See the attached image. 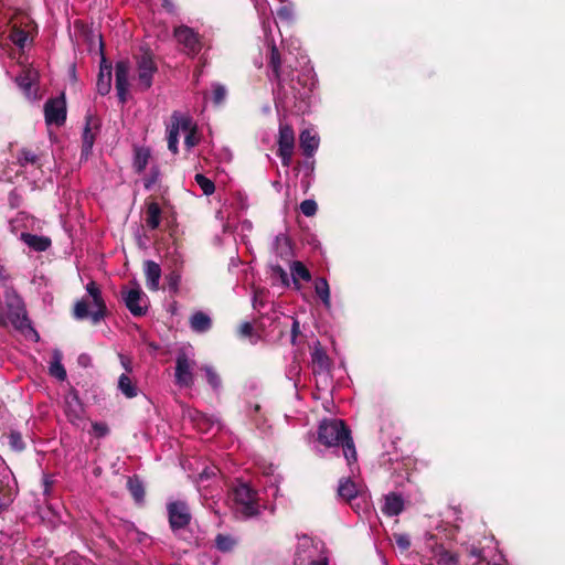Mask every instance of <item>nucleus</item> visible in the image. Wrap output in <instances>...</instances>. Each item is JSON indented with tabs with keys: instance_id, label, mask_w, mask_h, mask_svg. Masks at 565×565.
<instances>
[{
	"instance_id": "1",
	"label": "nucleus",
	"mask_w": 565,
	"mask_h": 565,
	"mask_svg": "<svg viewBox=\"0 0 565 565\" xmlns=\"http://www.w3.org/2000/svg\"><path fill=\"white\" fill-rule=\"evenodd\" d=\"M318 439L327 447L342 446L348 463L356 461V450L350 430L344 422L338 418L324 419L318 429Z\"/></svg>"
},
{
	"instance_id": "2",
	"label": "nucleus",
	"mask_w": 565,
	"mask_h": 565,
	"mask_svg": "<svg viewBox=\"0 0 565 565\" xmlns=\"http://www.w3.org/2000/svg\"><path fill=\"white\" fill-rule=\"evenodd\" d=\"M85 289L87 298L84 297L76 301L74 317L77 320L89 318L94 324H97L106 315V303L103 299L102 290L95 281H89Z\"/></svg>"
},
{
	"instance_id": "3",
	"label": "nucleus",
	"mask_w": 565,
	"mask_h": 565,
	"mask_svg": "<svg viewBox=\"0 0 565 565\" xmlns=\"http://www.w3.org/2000/svg\"><path fill=\"white\" fill-rule=\"evenodd\" d=\"M183 132L184 143L188 149L198 145L196 127L192 119L179 111L171 116V124L168 126V148L172 153L178 152L179 135Z\"/></svg>"
},
{
	"instance_id": "4",
	"label": "nucleus",
	"mask_w": 565,
	"mask_h": 565,
	"mask_svg": "<svg viewBox=\"0 0 565 565\" xmlns=\"http://www.w3.org/2000/svg\"><path fill=\"white\" fill-rule=\"evenodd\" d=\"M235 510L243 518H252L259 513L257 492L247 483H238L232 492Z\"/></svg>"
},
{
	"instance_id": "5",
	"label": "nucleus",
	"mask_w": 565,
	"mask_h": 565,
	"mask_svg": "<svg viewBox=\"0 0 565 565\" xmlns=\"http://www.w3.org/2000/svg\"><path fill=\"white\" fill-rule=\"evenodd\" d=\"M327 553L322 541L308 535L298 537L295 553V565H307Z\"/></svg>"
},
{
	"instance_id": "6",
	"label": "nucleus",
	"mask_w": 565,
	"mask_h": 565,
	"mask_svg": "<svg viewBox=\"0 0 565 565\" xmlns=\"http://www.w3.org/2000/svg\"><path fill=\"white\" fill-rule=\"evenodd\" d=\"M195 361L189 351L182 350L177 354L174 381L180 387H191L194 384Z\"/></svg>"
},
{
	"instance_id": "7",
	"label": "nucleus",
	"mask_w": 565,
	"mask_h": 565,
	"mask_svg": "<svg viewBox=\"0 0 565 565\" xmlns=\"http://www.w3.org/2000/svg\"><path fill=\"white\" fill-rule=\"evenodd\" d=\"M121 298L132 316L141 317L147 313L149 299L138 282L134 281L130 288L122 289Z\"/></svg>"
},
{
	"instance_id": "8",
	"label": "nucleus",
	"mask_w": 565,
	"mask_h": 565,
	"mask_svg": "<svg viewBox=\"0 0 565 565\" xmlns=\"http://www.w3.org/2000/svg\"><path fill=\"white\" fill-rule=\"evenodd\" d=\"M170 527L173 532L184 529L191 521V513L186 502L172 500L167 504Z\"/></svg>"
},
{
	"instance_id": "9",
	"label": "nucleus",
	"mask_w": 565,
	"mask_h": 565,
	"mask_svg": "<svg viewBox=\"0 0 565 565\" xmlns=\"http://www.w3.org/2000/svg\"><path fill=\"white\" fill-rule=\"evenodd\" d=\"M174 38L182 45V51L191 57H194L202 49L200 35L186 25L175 28Z\"/></svg>"
},
{
	"instance_id": "10",
	"label": "nucleus",
	"mask_w": 565,
	"mask_h": 565,
	"mask_svg": "<svg viewBox=\"0 0 565 565\" xmlns=\"http://www.w3.org/2000/svg\"><path fill=\"white\" fill-rule=\"evenodd\" d=\"M45 122L51 126H62L66 120V102L62 94L49 99L44 105Z\"/></svg>"
},
{
	"instance_id": "11",
	"label": "nucleus",
	"mask_w": 565,
	"mask_h": 565,
	"mask_svg": "<svg viewBox=\"0 0 565 565\" xmlns=\"http://www.w3.org/2000/svg\"><path fill=\"white\" fill-rule=\"evenodd\" d=\"M278 147V154L281 158L282 166L289 167L295 147V134L289 125L280 124Z\"/></svg>"
},
{
	"instance_id": "12",
	"label": "nucleus",
	"mask_w": 565,
	"mask_h": 565,
	"mask_svg": "<svg viewBox=\"0 0 565 565\" xmlns=\"http://www.w3.org/2000/svg\"><path fill=\"white\" fill-rule=\"evenodd\" d=\"M138 86L147 90L152 85L153 74L157 72L156 63L151 55L145 53L137 58Z\"/></svg>"
},
{
	"instance_id": "13",
	"label": "nucleus",
	"mask_w": 565,
	"mask_h": 565,
	"mask_svg": "<svg viewBox=\"0 0 565 565\" xmlns=\"http://www.w3.org/2000/svg\"><path fill=\"white\" fill-rule=\"evenodd\" d=\"M6 297L9 319L17 328H23L28 320L21 298L14 291H8Z\"/></svg>"
},
{
	"instance_id": "14",
	"label": "nucleus",
	"mask_w": 565,
	"mask_h": 565,
	"mask_svg": "<svg viewBox=\"0 0 565 565\" xmlns=\"http://www.w3.org/2000/svg\"><path fill=\"white\" fill-rule=\"evenodd\" d=\"M65 415L68 422L76 427H81L84 424V406L76 394L66 396Z\"/></svg>"
},
{
	"instance_id": "15",
	"label": "nucleus",
	"mask_w": 565,
	"mask_h": 565,
	"mask_svg": "<svg viewBox=\"0 0 565 565\" xmlns=\"http://www.w3.org/2000/svg\"><path fill=\"white\" fill-rule=\"evenodd\" d=\"M129 62L128 61H119L116 64L115 75H116V89L117 95L120 103H126L127 93L129 88Z\"/></svg>"
},
{
	"instance_id": "16",
	"label": "nucleus",
	"mask_w": 565,
	"mask_h": 565,
	"mask_svg": "<svg viewBox=\"0 0 565 565\" xmlns=\"http://www.w3.org/2000/svg\"><path fill=\"white\" fill-rule=\"evenodd\" d=\"M39 78V73L35 68L29 67L24 70L17 78L18 86L23 90L29 99L36 98V90L33 89L35 82Z\"/></svg>"
},
{
	"instance_id": "17",
	"label": "nucleus",
	"mask_w": 565,
	"mask_h": 565,
	"mask_svg": "<svg viewBox=\"0 0 565 565\" xmlns=\"http://www.w3.org/2000/svg\"><path fill=\"white\" fill-rule=\"evenodd\" d=\"M143 271L146 276L147 288L151 291L159 290L161 278L160 265L153 260H146L143 264Z\"/></svg>"
},
{
	"instance_id": "18",
	"label": "nucleus",
	"mask_w": 565,
	"mask_h": 565,
	"mask_svg": "<svg viewBox=\"0 0 565 565\" xmlns=\"http://www.w3.org/2000/svg\"><path fill=\"white\" fill-rule=\"evenodd\" d=\"M111 87V66L107 64L106 58L102 56L99 74L97 79V90L100 95L109 93Z\"/></svg>"
},
{
	"instance_id": "19",
	"label": "nucleus",
	"mask_w": 565,
	"mask_h": 565,
	"mask_svg": "<svg viewBox=\"0 0 565 565\" xmlns=\"http://www.w3.org/2000/svg\"><path fill=\"white\" fill-rule=\"evenodd\" d=\"M404 509V500L401 495L396 493H390L385 495L384 505L382 511L384 514L388 516L398 515Z\"/></svg>"
},
{
	"instance_id": "20",
	"label": "nucleus",
	"mask_w": 565,
	"mask_h": 565,
	"mask_svg": "<svg viewBox=\"0 0 565 565\" xmlns=\"http://www.w3.org/2000/svg\"><path fill=\"white\" fill-rule=\"evenodd\" d=\"M300 147L305 156L311 157L319 147V136L312 130L306 129L300 134Z\"/></svg>"
},
{
	"instance_id": "21",
	"label": "nucleus",
	"mask_w": 565,
	"mask_h": 565,
	"mask_svg": "<svg viewBox=\"0 0 565 565\" xmlns=\"http://www.w3.org/2000/svg\"><path fill=\"white\" fill-rule=\"evenodd\" d=\"M360 487L350 478H342L338 486V495L350 502L358 497Z\"/></svg>"
},
{
	"instance_id": "22",
	"label": "nucleus",
	"mask_w": 565,
	"mask_h": 565,
	"mask_svg": "<svg viewBox=\"0 0 565 565\" xmlns=\"http://www.w3.org/2000/svg\"><path fill=\"white\" fill-rule=\"evenodd\" d=\"M190 327L194 332L204 333L211 329L212 320L206 313L196 311L190 318Z\"/></svg>"
},
{
	"instance_id": "23",
	"label": "nucleus",
	"mask_w": 565,
	"mask_h": 565,
	"mask_svg": "<svg viewBox=\"0 0 565 565\" xmlns=\"http://www.w3.org/2000/svg\"><path fill=\"white\" fill-rule=\"evenodd\" d=\"M20 238L29 247H31L32 249L38 250V252H44L51 245L50 238L44 237V236H38V235L29 234V233H22Z\"/></svg>"
},
{
	"instance_id": "24",
	"label": "nucleus",
	"mask_w": 565,
	"mask_h": 565,
	"mask_svg": "<svg viewBox=\"0 0 565 565\" xmlns=\"http://www.w3.org/2000/svg\"><path fill=\"white\" fill-rule=\"evenodd\" d=\"M273 249L280 258L287 259L292 256L290 239L285 234L276 236Z\"/></svg>"
},
{
	"instance_id": "25",
	"label": "nucleus",
	"mask_w": 565,
	"mask_h": 565,
	"mask_svg": "<svg viewBox=\"0 0 565 565\" xmlns=\"http://www.w3.org/2000/svg\"><path fill=\"white\" fill-rule=\"evenodd\" d=\"M49 371L50 374L58 381H64L66 379V371L62 364V353L60 350L53 351Z\"/></svg>"
},
{
	"instance_id": "26",
	"label": "nucleus",
	"mask_w": 565,
	"mask_h": 565,
	"mask_svg": "<svg viewBox=\"0 0 565 565\" xmlns=\"http://www.w3.org/2000/svg\"><path fill=\"white\" fill-rule=\"evenodd\" d=\"M315 291L327 309L331 308L330 288L326 278L319 277L315 280Z\"/></svg>"
},
{
	"instance_id": "27",
	"label": "nucleus",
	"mask_w": 565,
	"mask_h": 565,
	"mask_svg": "<svg viewBox=\"0 0 565 565\" xmlns=\"http://www.w3.org/2000/svg\"><path fill=\"white\" fill-rule=\"evenodd\" d=\"M280 55L277 47L273 44L270 47V56H269V67L271 70L273 76L278 81V84L284 87L285 78L280 73Z\"/></svg>"
},
{
	"instance_id": "28",
	"label": "nucleus",
	"mask_w": 565,
	"mask_h": 565,
	"mask_svg": "<svg viewBox=\"0 0 565 565\" xmlns=\"http://www.w3.org/2000/svg\"><path fill=\"white\" fill-rule=\"evenodd\" d=\"M311 360L315 367H318L319 371H327L329 369V358L323 349L320 347L319 342L315 345L311 352Z\"/></svg>"
},
{
	"instance_id": "29",
	"label": "nucleus",
	"mask_w": 565,
	"mask_h": 565,
	"mask_svg": "<svg viewBox=\"0 0 565 565\" xmlns=\"http://www.w3.org/2000/svg\"><path fill=\"white\" fill-rule=\"evenodd\" d=\"M214 543L216 550L221 553H231L235 548L237 541L230 534L220 533L215 536Z\"/></svg>"
},
{
	"instance_id": "30",
	"label": "nucleus",
	"mask_w": 565,
	"mask_h": 565,
	"mask_svg": "<svg viewBox=\"0 0 565 565\" xmlns=\"http://www.w3.org/2000/svg\"><path fill=\"white\" fill-rule=\"evenodd\" d=\"M290 271H291L294 284L297 289H300L298 279H302L305 281L311 280L310 271L306 268V266L301 262H294L290 266Z\"/></svg>"
},
{
	"instance_id": "31",
	"label": "nucleus",
	"mask_w": 565,
	"mask_h": 565,
	"mask_svg": "<svg viewBox=\"0 0 565 565\" xmlns=\"http://www.w3.org/2000/svg\"><path fill=\"white\" fill-rule=\"evenodd\" d=\"M118 390L127 397L132 398L138 394V388L127 374H121L118 380Z\"/></svg>"
},
{
	"instance_id": "32",
	"label": "nucleus",
	"mask_w": 565,
	"mask_h": 565,
	"mask_svg": "<svg viewBox=\"0 0 565 565\" xmlns=\"http://www.w3.org/2000/svg\"><path fill=\"white\" fill-rule=\"evenodd\" d=\"M161 218V209L156 203L152 202L147 207V216H146V224L149 228L156 230L160 224Z\"/></svg>"
},
{
	"instance_id": "33",
	"label": "nucleus",
	"mask_w": 565,
	"mask_h": 565,
	"mask_svg": "<svg viewBox=\"0 0 565 565\" xmlns=\"http://www.w3.org/2000/svg\"><path fill=\"white\" fill-rule=\"evenodd\" d=\"M150 152L146 148H137L134 157V168L138 173H141L149 161Z\"/></svg>"
},
{
	"instance_id": "34",
	"label": "nucleus",
	"mask_w": 565,
	"mask_h": 565,
	"mask_svg": "<svg viewBox=\"0 0 565 565\" xmlns=\"http://www.w3.org/2000/svg\"><path fill=\"white\" fill-rule=\"evenodd\" d=\"M202 371L205 373L206 381L210 384V386L215 391L218 392L222 387V381L220 375L216 373V371L211 365H204L202 366Z\"/></svg>"
},
{
	"instance_id": "35",
	"label": "nucleus",
	"mask_w": 565,
	"mask_h": 565,
	"mask_svg": "<svg viewBox=\"0 0 565 565\" xmlns=\"http://www.w3.org/2000/svg\"><path fill=\"white\" fill-rule=\"evenodd\" d=\"M18 163L21 167H26L28 164H38L39 158L38 156L28 149H21L17 156Z\"/></svg>"
},
{
	"instance_id": "36",
	"label": "nucleus",
	"mask_w": 565,
	"mask_h": 565,
	"mask_svg": "<svg viewBox=\"0 0 565 565\" xmlns=\"http://www.w3.org/2000/svg\"><path fill=\"white\" fill-rule=\"evenodd\" d=\"M28 38H29V35H28L26 31L13 25L11 33H10V39L17 46H19L20 49H23L28 42Z\"/></svg>"
},
{
	"instance_id": "37",
	"label": "nucleus",
	"mask_w": 565,
	"mask_h": 565,
	"mask_svg": "<svg viewBox=\"0 0 565 565\" xmlns=\"http://www.w3.org/2000/svg\"><path fill=\"white\" fill-rule=\"evenodd\" d=\"M93 146H94V135L92 134L89 126L86 125L84 128V131H83V149H82L83 156L87 157L90 153Z\"/></svg>"
},
{
	"instance_id": "38",
	"label": "nucleus",
	"mask_w": 565,
	"mask_h": 565,
	"mask_svg": "<svg viewBox=\"0 0 565 565\" xmlns=\"http://www.w3.org/2000/svg\"><path fill=\"white\" fill-rule=\"evenodd\" d=\"M195 181L205 195H210L215 191L214 183L205 175L198 173Z\"/></svg>"
},
{
	"instance_id": "39",
	"label": "nucleus",
	"mask_w": 565,
	"mask_h": 565,
	"mask_svg": "<svg viewBox=\"0 0 565 565\" xmlns=\"http://www.w3.org/2000/svg\"><path fill=\"white\" fill-rule=\"evenodd\" d=\"M226 94L225 86L218 83L212 84V100L215 105L222 104L226 98Z\"/></svg>"
},
{
	"instance_id": "40",
	"label": "nucleus",
	"mask_w": 565,
	"mask_h": 565,
	"mask_svg": "<svg viewBox=\"0 0 565 565\" xmlns=\"http://www.w3.org/2000/svg\"><path fill=\"white\" fill-rule=\"evenodd\" d=\"M438 563L440 565H457L458 556L447 550H441L438 553Z\"/></svg>"
},
{
	"instance_id": "41",
	"label": "nucleus",
	"mask_w": 565,
	"mask_h": 565,
	"mask_svg": "<svg viewBox=\"0 0 565 565\" xmlns=\"http://www.w3.org/2000/svg\"><path fill=\"white\" fill-rule=\"evenodd\" d=\"M318 210V205L313 200H305L300 204V211L306 216H313Z\"/></svg>"
},
{
	"instance_id": "42",
	"label": "nucleus",
	"mask_w": 565,
	"mask_h": 565,
	"mask_svg": "<svg viewBox=\"0 0 565 565\" xmlns=\"http://www.w3.org/2000/svg\"><path fill=\"white\" fill-rule=\"evenodd\" d=\"M10 446L14 450H22L24 448V443L22 440V437L19 433H11L9 436Z\"/></svg>"
},
{
	"instance_id": "43",
	"label": "nucleus",
	"mask_w": 565,
	"mask_h": 565,
	"mask_svg": "<svg viewBox=\"0 0 565 565\" xmlns=\"http://www.w3.org/2000/svg\"><path fill=\"white\" fill-rule=\"evenodd\" d=\"M277 15L281 19V20H291L294 18V9L291 6H282L278 9L277 11Z\"/></svg>"
},
{
	"instance_id": "44",
	"label": "nucleus",
	"mask_w": 565,
	"mask_h": 565,
	"mask_svg": "<svg viewBox=\"0 0 565 565\" xmlns=\"http://www.w3.org/2000/svg\"><path fill=\"white\" fill-rule=\"evenodd\" d=\"M395 543L401 550H407L411 546V541L406 534H395Z\"/></svg>"
},
{
	"instance_id": "45",
	"label": "nucleus",
	"mask_w": 565,
	"mask_h": 565,
	"mask_svg": "<svg viewBox=\"0 0 565 565\" xmlns=\"http://www.w3.org/2000/svg\"><path fill=\"white\" fill-rule=\"evenodd\" d=\"M93 430L98 437H104L108 434V427L104 423H94Z\"/></svg>"
},
{
	"instance_id": "46",
	"label": "nucleus",
	"mask_w": 565,
	"mask_h": 565,
	"mask_svg": "<svg viewBox=\"0 0 565 565\" xmlns=\"http://www.w3.org/2000/svg\"><path fill=\"white\" fill-rule=\"evenodd\" d=\"M129 486H130V491H131L132 495L135 497V499L137 501H140L143 498L142 487L139 483L134 484L131 481L129 482Z\"/></svg>"
},
{
	"instance_id": "47",
	"label": "nucleus",
	"mask_w": 565,
	"mask_h": 565,
	"mask_svg": "<svg viewBox=\"0 0 565 565\" xmlns=\"http://www.w3.org/2000/svg\"><path fill=\"white\" fill-rule=\"evenodd\" d=\"M167 279H168L169 287L172 290H177L179 281H180V276L175 273H172L167 277Z\"/></svg>"
},
{
	"instance_id": "48",
	"label": "nucleus",
	"mask_w": 565,
	"mask_h": 565,
	"mask_svg": "<svg viewBox=\"0 0 565 565\" xmlns=\"http://www.w3.org/2000/svg\"><path fill=\"white\" fill-rule=\"evenodd\" d=\"M253 326L249 322H244L239 327V333L242 337H250L253 334Z\"/></svg>"
},
{
	"instance_id": "49",
	"label": "nucleus",
	"mask_w": 565,
	"mask_h": 565,
	"mask_svg": "<svg viewBox=\"0 0 565 565\" xmlns=\"http://www.w3.org/2000/svg\"><path fill=\"white\" fill-rule=\"evenodd\" d=\"M119 360L122 365V367L126 370V372H131V361L125 356L124 354H119Z\"/></svg>"
},
{
	"instance_id": "50",
	"label": "nucleus",
	"mask_w": 565,
	"mask_h": 565,
	"mask_svg": "<svg viewBox=\"0 0 565 565\" xmlns=\"http://www.w3.org/2000/svg\"><path fill=\"white\" fill-rule=\"evenodd\" d=\"M299 332H300L299 322H298V320H294L292 321V327H291V341H292V343H295L296 338L299 334Z\"/></svg>"
},
{
	"instance_id": "51",
	"label": "nucleus",
	"mask_w": 565,
	"mask_h": 565,
	"mask_svg": "<svg viewBox=\"0 0 565 565\" xmlns=\"http://www.w3.org/2000/svg\"><path fill=\"white\" fill-rule=\"evenodd\" d=\"M307 565H329L328 553L323 554L321 557H318L316 561H313Z\"/></svg>"
},
{
	"instance_id": "52",
	"label": "nucleus",
	"mask_w": 565,
	"mask_h": 565,
	"mask_svg": "<svg viewBox=\"0 0 565 565\" xmlns=\"http://www.w3.org/2000/svg\"><path fill=\"white\" fill-rule=\"evenodd\" d=\"M191 417L196 422L199 428H202V425L203 423L207 422V418L205 417V415L199 413V412H195V415Z\"/></svg>"
},
{
	"instance_id": "53",
	"label": "nucleus",
	"mask_w": 565,
	"mask_h": 565,
	"mask_svg": "<svg viewBox=\"0 0 565 565\" xmlns=\"http://www.w3.org/2000/svg\"><path fill=\"white\" fill-rule=\"evenodd\" d=\"M52 481L47 476L43 478L44 493L47 494L51 489Z\"/></svg>"
},
{
	"instance_id": "54",
	"label": "nucleus",
	"mask_w": 565,
	"mask_h": 565,
	"mask_svg": "<svg viewBox=\"0 0 565 565\" xmlns=\"http://www.w3.org/2000/svg\"><path fill=\"white\" fill-rule=\"evenodd\" d=\"M303 77H305V85H307L308 83L310 84V87H309V90H311V87L315 85L313 83V76L311 75V73H307V74H303Z\"/></svg>"
},
{
	"instance_id": "55",
	"label": "nucleus",
	"mask_w": 565,
	"mask_h": 565,
	"mask_svg": "<svg viewBox=\"0 0 565 565\" xmlns=\"http://www.w3.org/2000/svg\"><path fill=\"white\" fill-rule=\"evenodd\" d=\"M156 181H157V174L153 178H151L150 180H147L145 183V186L147 189H150Z\"/></svg>"
},
{
	"instance_id": "56",
	"label": "nucleus",
	"mask_w": 565,
	"mask_h": 565,
	"mask_svg": "<svg viewBox=\"0 0 565 565\" xmlns=\"http://www.w3.org/2000/svg\"><path fill=\"white\" fill-rule=\"evenodd\" d=\"M163 6H164L168 10H172V6H171V3L169 2V0H163Z\"/></svg>"
},
{
	"instance_id": "57",
	"label": "nucleus",
	"mask_w": 565,
	"mask_h": 565,
	"mask_svg": "<svg viewBox=\"0 0 565 565\" xmlns=\"http://www.w3.org/2000/svg\"><path fill=\"white\" fill-rule=\"evenodd\" d=\"M86 359H87V356H86V355H81V356H79V362H81V363H84Z\"/></svg>"
},
{
	"instance_id": "58",
	"label": "nucleus",
	"mask_w": 565,
	"mask_h": 565,
	"mask_svg": "<svg viewBox=\"0 0 565 565\" xmlns=\"http://www.w3.org/2000/svg\"><path fill=\"white\" fill-rule=\"evenodd\" d=\"M279 481V477H274V480L271 481L273 486H275Z\"/></svg>"
},
{
	"instance_id": "59",
	"label": "nucleus",
	"mask_w": 565,
	"mask_h": 565,
	"mask_svg": "<svg viewBox=\"0 0 565 565\" xmlns=\"http://www.w3.org/2000/svg\"><path fill=\"white\" fill-rule=\"evenodd\" d=\"M0 277H3V267L1 264H0Z\"/></svg>"
},
{
	"instance_id": "60",
	"label": "nucleus",
	"mask_w": 565,
	"mask_h": 565,
	"mask_svg": "<svg viewBox=\"0 0 565 565\" xmlns=\"http://www.w3.org/2000/svg\"><path fill=\"white\" fill-rule=\"evenodd\" d=\"M257 294L254 295V307H256Z\"/></svg>"
},
{
	"instance_id": "61",
	"label": "nucleus",
	"mask_w": 565,
	"mask_h": 565,
	"mask_svg": "<svg viewBox=\"0 0 565 565\" xmlns=\"http://www.w3.org/2000/svg\"><path fill=\"white\" fill-rule=\"evenodd\" d=\"M245 224H246V227H250V223H248V221H245Z\"/></svg>"
},
{
	"instance_id": "62",
	"label": "nucleus",
	"mask_w": 565,
	"mask_h": 565,
	"mask_svg": "<svg viewBox=\"0 0 565 565\" xmlns=\"http://www.w3.org/2000/svg\"><path fill=\"white\" fill-rule=\"evenodd\" d=\"M245 224H246V227H250V223H248V221H245Z\"/></svg>"
},
{
	"instance_id": "63",
	"label": "nucleus",
	"mask_w": 565,
	"mask_h": 565,
	"mask_svg": "<svg viewBox=\"0 0 565 565\" xmlns=\"http://www.w3.org/2000/svg\"><path fill=\"white\" fill-rule=\"evenodd\" d=\"M266 473L273 476V478L275 477L273 471H267Z\"/></svg>"
},
{
	"instance_id": "64",
	"label": "nucleus",
	"mask_w": 565,
	"mask_h": 565,
	"mask_svg": "<svg viewBox=\"0 0 565 565\" xmlns=\"http://www.w3.org/2000/svg\"><path fill=\"white\" fill-rule=\"evenodd\" d=\"M291 89L297 90V87L294 84H291Z\"/></svg>"
}]
</instances>
